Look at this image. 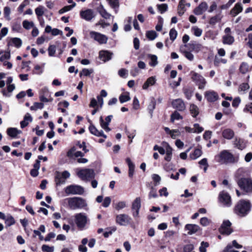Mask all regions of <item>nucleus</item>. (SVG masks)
Returning a JSON list of instances; mask_svg holds the SVG:
<instances>
[{
  "mask_svg": "<svg viewBox=\"0 0 252 252\" xmlns=\"http://www.w3.org/2000/svg\"><path fill=\"white\" fill-rule=\"evenodd\" d=\"M247 171L239 169L235 174V180L238 186L245 193H252V179L249 177Z\"/></svg>",
  "mask_w": 252,
  "mask_h": 252,
  "instance_id": "obj_1",
  "label": "nucleus"
},
{
  "mask_svg": "<svg viewBox=\"0 0 252 252\" xmlns=\"http://www.w3.org/2000/svg\"><path fill=\"white\" fill-rule=\"evenodd\" d=\"M251 204L249 201L241 200L236 205L234 208V213L241 217L246 216L250 212Z\"/></svg>",
  "mask_w": 252,
  "mask_h": 252,
  "instance_id": "obj_2",
  "label": "nucleus"
},
{
  "mask_svg": "<svg viewBox=\"0 0 252 252\" xmlns=\"http://www.w3.org/2000/svg\"><path fill=\"white\" fill-rule=\"evenodd\" d=\"M67 201L68 206L71 209L75 210L77 209H84L88 210V204L85 199L80 197H73L68 198L66 199Z\"/></svg>",
  "mask_w": 252,
  "mask_h": 252,
  "instance_id": "obj_3",
  "label": "nucleus"
},
{
  "mask_svg": "<svg viewBox=\"0 0 252 252\" xmlns=\"http://www.w3.org/2000/svg\"><path fill=\"white\" fill-rule=\"evenodd\" d=\"M217 161L220 164L234 163L235 158L233 155L227 150H223L216 157Z\"/></svg>",
  "mask_w": 252,
  "mask_h": 252,
  "instance_id": "obj_4",
  "label": "nucleus"
},
{
  "mask_svg": "<svg viewBox=\"0 0 252 252\" xmlns=\"http://www.w3.org/2000/svg\"><path fill=\"white\" fill-rule=\"evenodd\" d=\"M74 219L77 227L81 230H83L85 228L89 221L87 216L83 213L76 214L74 215Z\"/></svg>",
  "mask_w": 252,
  "mask_h": 252,
  "instance_id": "obj_5",
  "label": "nucleus"
},
{
  "mask_svg": "<svg viewBox=\"0 0 252 252\" xmlns=\"http://www.w3.org/2000/svg\"><path fill=\"white\" fill-rule=\"evenodd\" d=\"M77 176L83 180L93 178L94 176V170L90 169H77Z\"/></svg>",
  "mask_w": 252,
  "mask_h": 252,
  "instance_id": "obj_6",
  "label": "nucleus"
},
{
  "mask_svg": "<svg viewBox=\"0 0 252 252\" xmlns=\"http://www.w3.org/2000/svg\"><path fill=\"white\" fill-rule=\"evenodd\" d=\"M65 192L66 194H82L84 190L82 187L76 185H71L68 186H67L64 189Z\"/></svg>",
  "mask_w": 252,
  "mask_h": 252,
  "instance_id": "obj_7",
  "label": "nucleus"
},
{
  "mask_svg": "<svg viewBox=\"0 0 252 252\" xmlns=\"http://www.w3.org/2000/svg\"><path fill=\"white\" fill-rule=\"evenodd\" d=\"M219 201L224 207H229L232 205L230 196L227 192L224 191H222L220 192L219 195Z\"/></svg>",
  "mask_w": 252,
  "mask_h": 252,
  "instance_id": "obj_8",
  "label": "nucleus"
},
{
  "mask_svg": "<svg viewBox=\"0 0 252 252\" xmlns=\"http://www.w3.org/2000/svg\"><path fill=\"white\" fill-rule=\"evenodd\" d=\"M70 174L67 171H64L63 172L57 171L56 172L55 181L57 185L64 184L66 179L69 178Z\"/></svg>",
  "mask_w": 252,
  "mask_h": 252,
  "instance_id": "obj_9",
  "label": "nucleus"
},
{
  "mask_svg": "<svg viewBox=\"0 0 252 252\" xmlns=\"http://www.w3.org/2000/svg\"><path fill=\"white\" fill-rule=\"evenodd\" d=\"M131 220V218L125 214L117 215L116 217V222L121 226H126L128 225Z\"/></svg>",
  "mask_w": 252,
  "mask_h": 252,
  "instance_id": "obj_10",
  "label": "nucleus"
},
{
  "mask_svg": "<svg viewBox=\"0 0 252 252\" xmlns=\"http://www.w3.org/2000/svg\"><path fill=\"white\" fill-rule=\"evenodd\" d=\"M141 199L140 197H136L132 204L131 210L133 217L136 219L139 217V210L141 208Z\"/></svg>",
  "mask_w": 252,
  "mask_h": 252,
  "instance_id": "obj_11",
  "label": "nucleus"
},
{
  "mask_svg": "<svg viewBox=\"0 0 252 252\" xmlns=\"http://www.w3.org/2000/svg\"><path fill=\"white\" fill-rule=\"evenodd\" d=\"M90 34L91 38L100 44H105L107 42L108 38L104 34L93 31L91 32Z\"/></svg>",
  "mask_w": 252,
  "mask_h": 252,
  "instance_id": "obj_12",
  "label": "nucleus"
},
{
  "mask_svg": "<svg viewBox=\"0 0 252 252\" xmlns=\"http://www.w3.org/2000/svg\"><path fill=\"white\" fill-rule=\"evenodd\" d=\"M231 223L228 220H224L220 228V232L222 234L229 235L232 232L231 228Z\"/></svg>",
  "mask_w": 252,
  "mask_h": 252,
  "instance_id": "obj_13",
  "label": "nucleus"
},
{
  "mask_svg": "<svg viewBox=\"0 0 252 252\" xmlns=\"http://www.w3.org/2000/svg\"><path fill=\"white\" fill-rule=\"evenodd\" d=\"M192 79L196 82L199 89H204L206 81L202 76L196 72H194L192 76Z\"/></svg>",
  "mask_w": 252,
  "mask_h": 252,
  "instance_id": "obj_14",
  "label": "nucleus"
},
{
  "mask_svg": "<svg viewBox=\"0 0 252 252\" xmlns=\"http://www.w3.org/2000/svg\"><path fill=\"white\" fill-rule=\"evenodd\" d=\"M80 16L82 19L86 21H90L95 17V14L93 10L88 9L81 11Z\"/></svg>",
  "mask_w": 252,
  "mask_h": 252,
  "instance_id": "obj_15",
  "label": "nucleus"
},
{
  "mask_svg": "<svg viewBox=\"0 0 252 252\" xmlns=\"http://www.w3.org/2000/svg\"><path fill=\"white\" fill-rule=\"evenodd\" d=\"M204 95L206 99L211 102L216 101L219 97L218 93L214 91H206Z\"/></svg>",
  "mask_w": 252,
  "mask_h": 252,
  "instance_id": "obj_16",
  "label": "nucleus"
},
{
  "mask_svg": "<svg viewBox=\"0 0 252 252\" xmlns=\"http://www.w3.org/2000/svg\"><path fill=\"white\" fill-rule=\"evenodd\" d=\"M172 105L178 111H183L186 109V106L184 101L180 98L173 100Z\"/></svg>",
  "mask_w": 252,
  "mask_h": 252,
  "instance_id": "obj_17",
  "label": "nucleus"
},
{
  "mask_svg": "<svg viewBox=\"0 0 252 252\" xmlns=\"http://www.w3.org/2000/svg\"><path fill=\"white\" fill-rule=\"evenodd\" d=\"M112 55L113 53L107 50H101L99 52V58L104 62L110 60Z\"/></svg>",
  "mask_w": 252,
  "mask_h": 252,
  "instance_id": "obj_18",
  "label": "nucleus"
},
{
  "mask_svg": "<svg viewBox=\"0 0 252 252\" xmlns=\"http://www.w3.org/2000/svg\"><path fill=\"white\" fill-rule=\"evenodd\" d=\"M207 8V3L206 2H202L194 9L193 12L195 15H200L206 11Z\"/></svg>",
  "mask_w": 252,
  "mask_h": 252,
  "instance_id": "obj_19",
  "label": "nucleus"
},
{
  "mask_svg": "<svg viewBox=\"0 0 252 252\" xmlns=\"http://www.w3.org/2000/svg\"><path fill=\"white\" fill-rule=\"evenodd\" d=\"M200 227L197 224H187L185 225V229L188 231V234L189 235H192L197 232Z\"/></svg>",
  "mask_w": 252,
  "mask_h": 252,
  "instance_id": "obj_20",
  "label": "nucleus"
},
{
  "mask_svg": "<svg viewBox=\"0 0 252 252\" xmlns=\"http://www.w3.org/2000/svg\"><path fill=\"white\" fill-rule=\"evenodd\" d=\"M235 133L234 131L229 128L224 129L222 131V137L227 140H231L234 136Z\"/></svg>",
  "mask_w": 252,
  "mask_h": 252,
  "instance_id": "obj_21",
  "label": "nucleus"
},
{
  "mask_svg": "<svg viewBox=\"0 0 252 252\" xmlns=\"http://www.w3.org/2000/svg\"><path fill=\"white\" fill-rule=\"evenodd\" d=\"M243 10V6L240 2H237L235 4L234 7L231 10L230 14L233 17L236 16Z\"/></svg>",
  "mask_w": 252,
  "mask_h": 252,
  "instance_id": "obj_22",
  "label": "nucleus"
},
{
  "mask_svg": "<svg viewBox=\"0 0 252 252\" xmlns=\"http://www.w3.org/2000/svg\"><path fill=\"white\" fill-rule=\"evenodd\" d=\"M233 144L235 147L241 150L245 149L246 146V143L241 138H235L233 141Z\"/></svg>",
  "mask_w": 252,
  "mask_h": 252,
  "instance_id": "obj_23",
  "label": "nucleus"
},
{
  "mask_svg": "<svg viewBox=\"0 0 252 252\" xmlns=\"http://www.w3.org/2000/svg\"><path fill=\"white\" fill-rule=\"evenodd\" d=\"M89 130H90V132L92 134H94L98 137L102 136L104 138H107V136L103 133V132L102 130H100V131L98 130L94 126L91 125L89 126Z\"/></svg>",
  "mask_w": 252,
  "mask_h": 252,
  "instance_id": "obj_24",
  "label": "nucleus"
},
{
  "mask_svg": "<svg viewBox=\"0 0 252 252\" xmlns=\"http://www.w3.org/2000/svg\"><path fill=\"white\" fill-rule=\"evenodd\" d=\"M126 161L128 166V176L132 178L134 173L135 165L129 158H127Z\"/></svg>",
  "mask_w": 252,
  "mask_h": 252,
  "instance_id": "obj_25",
  "label": "nucleus"
},
{
  "mask_svg": "<svg viewBox=\"0 0 252 252\" xmlns=\"http://www.w3.org/2000/svg\"><path fill=\"white\" fill-rule=\"evenodd\" d=\"M6 132L11 137L16 138L18 134L21 133L22 131L15 127H9L7 129Z\"/></svg>",
  "mask_w": 252,
  "mask_h": 252,
  "instance_id": "obj_26",
  "label": "nucleus"
},
{
  "mask_svg": "<svg viewBox=\"0 0 252 252\" xmlns=\"http://www.w3.org/2000/svg\"><path fill=\"white\" fill-rule=\"evenodd\" d=\"M15 86L12 84L11 85H7V91L5 89H3L1 91V93L3 96L5 97H10L11 96V93L15 90Z\"/></svg>",
  "mask_w": 252,
  "mask_h": 252,
  "instance_id": "obj_27",
  "label": "nucleus"
},
{
  "mask_svg": "<svg viewBox=\"0 0 252 252\" xmlns=\"http://www.w3.org/2000/svg\"><path fill=\"white\" fill-rule=\"evenodd\" d=\"M32 121V118L29 113H27L24 118V120L21 122L20 125L21 128H23L27 126L29 122H31Z\"/></svg>",
  "mask_w": 252,
  "mask_h": 252,
  "instance_id": "obj_28",
  "label": "nucleus"
},
{
  "mask_svg": "<svg viewBox=\"0 0 252 252\" xmlns=\"http://www.w3.org/2000/svg\"><path fill=\"white\" fill-rule=\"evenodd\" d=\"M156 81V77L152 76L147 79L146 81L144 83L142 88L144 90H147L149 86H153Z\"/></svg>",
  "mask_w": 252,
  "mask_h": 252,
  "instance_id": "obj_29",
  "label": "nucleus"
},
{
  "mask_svg": "<svg viewBox=\"0 0 252 252\" xmlns=\"http://www.w3.org/2000/svg\"><path fill=\"white\" fill-rule=\"evenodd\" d=\"M223 16L222 15L221 12H219L216 15L212 17L209 20V24L211 25H215L217 23L221 21Z\"/></svg>",
  "mask_w": 252,
  "mask_h": 252,
  "instance_id": "obj_30",
  "label": "nucleus"
},
{
  "mask_svg": "<svg viewBox=\"0 0 252 252\" xmlns=\"http://www.w3.org/2000/svg\"><path fill=\"white\" fill-rule=\"evenodd\" d=\"M185 6L186 1L185 0H181L178 6V13L180 16L183 15L186 11Z\"/></svg>",
  "mask_w": 252,
  "mask_h": 252,
  "instance_id": "obj_31",
  "label": "nucleus"
},
{
  "mask_svg": "<svg viewBox=\"0 0 252 252\" xmlns=\"http://www.w3.org/2000/svg\"><path fill=\"white\" fill-rule=\"evenodd\" d=\"M98 11L101 16L105 19H109L111 17V15L107 12L103 6L100 5L98 8Z\"/></svg>",
  "mask_w": 252,
  "mask_h": 252,
  "instance_id": "obj_32",
  "label": "nucleus"
},
{
  "mask_svg": "<svg viewBox=\"0 0 252 252\" xmlns=\"http://www.w3.org/2000/svg\"><path fill=\"white\" fill-rule=\"evenodd\" d=\"M202 154V151L200 149H195L193 152L189 155V158L192 160H195L199 158Z\"/></svg>",
  "mask_w": 252,
  "mask_h": 252,
  "instance_id": "obj_33",
  "label": "nucleus"
},
{
  "mask_svg": "<svg viewBox=\"0 0 252 252\" xmlns=\"http://www.w3.org/2000/svg\"><path fill=\"white\" fill-rule=\"evenodd\" d=\"M22 41L19 38L14 37L10 39V42L8 43V45H14L16 47L19 48L21 46Z\"/></svg>",
  "mask_w": 252,
  "mask_h": 252,
  "instance_id": "obj_34",
  "label": "nucleus"
},
{
  "mask_svg": "<svg viewBox=\"0 0 252 252\" xmlns=\"http://www.w3.org/2000/svg\"><path fill=\"white\" fill-rule=\"evenodd\" d=\"M223 43L225 44L231 45L234 42V38L230 34H226L222 37Z\"/></svg>",
  "mask_w": 252,
  "mask_h": 252,
  "instance_id": "obj_35",
  "label": "nucleus"
},
{
  "mask_svg": "<svg viewBox=\"0 0 252 252\" xmlns=\"http://www.w3.org/2000/svg\"><path fill=\"white\" fill-rule=\"evenodd\" d=\"M106 1L108 2L110 6L115 9V11L117 13L119 7V0H106Z\"/></svg>",
  "mask_w": 252,
  "mask_h": 252,
  "instance_id": "obj_36",
  "label": "nucleus"
},
{
  "mask_svg": "<svg viewBox=\"0 0 252 252\" xmlns=\"http://www.w3.org/2000/svg\"><path fill=\"white\" fill-rule=\"evenodd\" d=\"M165 153L166 154L165 157L164 158L165 160L167 161H170L172 158V149L168 144H167L166 152Z\"/></svg>",
  "mask_w": 252,
  "mask_h": 252,
  "instance_id": "obj_37",
  "label": "nucleus"
},
{
  "mask_svg": "<svg viewBox=\"0 0 252 252\" xmlns=\"http://www.w3.org/2000/svg\"><path fill=\"white\" fill-rule=\"evenodd\" d=\"M35 13L37 16L38 19L40 20V18L44 13V7L43 6H39L35 9Z\"/></svg>",
  "mask_w": 252,
  "mask_h": 252,
  "instance_id": "obj_38",
  "label": "nucleus"
},
{
  "mask_svg": "<svg viewBox=\"0 0 252 252\" xmlns=\"http://www.w3.org/2000/svg\"><path fill=\"white\" fill-rule=\"evenodd\" d=\"M189 111L193 117H196L199 113V109L198 107L194 104H191L190 105Z\"/></svg>",
  "mask_w": 252,
  "mask_h": 252,
  "instance_id": "obj_39",
  "label": "nucleus"
},
{
  "mask_svg": "<svg viewBox=\"0 0 252 252\" xmlns=\"http://www.w3.org/2000/svg\"><path fill=\"white\" fill-rule=\"evenodd\" d=\"M75 6H76V3L75 2H73V4H72L71 5L65 6L63 7V8H62V9H61L59 10V13L60 14H62L66 12H67V11L70 10L72 8L74 7Z\"/></svg>",
  "mask_w": 252,
  "mask_h": 252,
  "instance_id": "obj_40",
  "label": "nucleus"
},
{
  "mask_svg": "<svg viewBox=\"0 0 252 252\" xmlns=\"http://www.w3.org/2000/svg\"><path fill=\"white\" fill-rule=\"evenodd\" d=\"M250 89V86L247 83H244L240 85L238 88L239 93L243 92L245 93Z\"/></svg>",
  "mask_w": 252,
  "mask_h": 252,
  "instance_id": "obj_41",
  "label": "nucleus"
},
{
  "mask_svg": "<svg viewBox=\"0 0 252 252\" xmlns=\"http://www.w3.org/2000/svg\"><path fill=\"white\" fill-rule=\"evenodd\" d=\"M100 124L101 127L104 129L106 131L109 132L111 130L110 128L109 127V124H107L105 121L103 119L102 117L100 118Z\"/></svg>",
  "mask_w": 252,
  "mask_h": 252,
  "instance_id": "obj_42",
  "label": "nucleus"
},
{
  "mask_svg": "<svg viewBox=\"0 0 252 252\" xmlns=\"http://www.w3.org/2000/svg\"><path fill=\"white\" fill-rule=\"evenodd\" d=\"M149 57L151 59L150 65L152 66H155L157 65L158 63V58L157 56L154 55H149Z\"/></svg>",
  "mask_w": 252,
  "mask_h": 252,
  "instance_id": "obj_43",
  "label": "nucleus"
},
{
  "mask_svg": "<svg viewBox=\"0 0 252 252\" xmlns=\"http://www.w3.org/2000/svg\"><path fill=\"white\" fill-rule=\"evenodd\" d=\"M191 31L193 32L194 35L197 37H200L202 33V30L196 26L191 28Z\"/></svg>",
  "mask_w": 252,
  "mask_h": 252,
  "instance_id": "obj_44",
  "label": "nucleus"
},
{
  "mask_svg": "<svg viewBox=\"0 0 252 252\" xmlns=\"http://www.w3.org/2000/svg\"><path fill=\"white\" fill-rule=\"evenodd\" d=\"M15 223V221L14 220V218L11 216H8L5 219V223L7 226H10Z\"/></svg>",
  "mask_w": 252,
  "mask_h": 252,
  "instance_id": "obj_45",
  "label": "nucleus"
},
{
  "mask_svg": "<svg viewBox=\"0 0 252 252\" xmlns=\"http://www.w3.org/2000/svg\"><path fill=\"white\" fill-rule=\"evenodd\" d=\"M11 13V9L9 7L5 6L3 8V14L5 19L8 21H9L11 18L10 17Z\"/></svg>",
  "mask_w": 252,
  "mask_h": 252,
  "instance_id": "obj_46",
  "label": "nucleus"
},
{
  "mask_svg": "<svg viewBox=\"0 0 252 252\" xmlns=\"http://www.w3.org/2000/svg\"><path fill=\"white\" fill-rule=\"evenodd\" d=\"M146 36L150 40H153L156 38L157 34L156 32L154 31H150L146 32Z\"/></svg>",
  "mask_w": 252,
  "mask_h": 252,
  "instance_id": "obj_47",
  "label": "nucleus"
},
{
  "mask_svg": "<svg viewBox=\"0 0 252 252\" xmlns=\"http://www.w3.org/2000/svg\"><path fill=\"white\" fill-rule=\"evenodd\" d=\"M182 119V117L177 111H175L171 116V121L172 123L175 120H180Z\"/></svg>",
  "mask_w": 252,
  "mask_h": 252,
  "instance_id": "obj_48",
  "label": "nucleus"
},
{
  "mask_svg": "<svg viewBox=\"0 0 252 252\" xmlns=\"http://www.w3.org/2000/svg\"><path fill=\"white\" fill-rule=\"evenodd\" d=\"M240 72L245 74L249 70V65L246 63H242L239 68Z\"/></svg>",
  "mask_w": 252,
  "mask_h": 252,
  "instance_id": "obj_49",
  "label": "nucleus"
},
{
  "mask_svg": "<svg viewBox=\"0 0 252 252\" xmlns=\"http://www.w3.org/2000/svg\"><path fill=\"white\" fill-rule=\"evenodd\" d=\"M44 107V104L43 103L41 102H35L33 103V105L30 108L31 110H37L38 109H42Z\"/></svg>",
  "mask_w": 252,
  "mask_h": 252,
  "instance_id": "obj_50",
  "label": "nucleus"
},
{
  "mask_svg": "<svg viewBox=\"0 0 252 252\" xmlns=\"http://www.w3.org/2000/svg\"><path fill=\"white\" fill-rule=\"evenodd\" d=\"M157 7L160 13L162 14L167 10L168 5L166 3L158 4Z\"/></svg>",
  "mask_w": 252,
  "mask_h": 252,
  "instance_id": "obj_51",
  "label": "nucleus"
},
{
  "mask_svg": "<svg viewBox=\"0 0 252 252\" xmlns=\"http://www.w3.org/2000/svg\"><path fill=\"white\" fill-rule=\"evenodd\" d=\"M23 26L25 29L29 30L34 27V24L32 22H29L27 20H24L23 22Z\"/></svg>",
  "mask_w": 252,
  "mask_h": 252,
  "instance_id": "obj_52",
  "label": "nucleus"
},
{
  "mask_svg": "<svg viewBox=\"0 0 252 252\" xmlns=\"http://www.w3.org/2000/svg\"><path fill=\"white\" fill-rule=\"evenodd\" d=\"M56 51V47L54 45H51L48 49L49 56L53 57L55 55Z\"/></svg>",
  "mask_w": 252,
  "mask_h": 252,
  "instance_id": "obj_53",
  "label": "nucleus"
},
{
  "mask_svg": "<svg viewBox=\"0 0 252 252\" xmlns=\"http://www.w3.org/2000/svg\"><path fill=\"white\" fill-rule=\"evenodd\" d=\"M93 72V69L84 68L80 72V76H89Z\"/></svg>",
  "mask_w": 252,
  "mask_h": 252,
  "instance_id": "obj_54",
  "label": "nucleus"
},
{
  "mask_svg": "<svg viewBox=\"0 0 252 252\" xmlns=\"http://www.w3.org/2000/svg\"><path fill=\"white\" fill-rule=\"evenodd\" d=\"M194 249V245L192 244H188L184 246L183 248L184 252H191Z\"/></svg>",
  "mask_w": 252,
  "mask_h": 252,
  "instance_id": "obj_55",
  "label": "nucleus"
},
{
  "mask_svg": "<svg viewBox=\"0 0 252 252\" xmlns=\"http://www.w3.org/2000/svg\"><path fill=\"white\" fill-rule=\"evenodd\" d=\"M209 247V244L207 242H202L199 247V250L200 252H206V248Z\"/></svg>",
  "mask_w": 252,
  "mask_h": 252,
  "instance_id": "obj_56",
  "label": "nucleus"
},
{
  "mask_svg": "<svg viewBox=\"0 0 252 252\" xmlns=\"http://www.w3.org/2000/svg\"><path fill=\"white\" fill-rule=\"evenodd\" d=\"M200 223L202 225L206 226L209 225V224L211 223V220L206 217H203L200 219Z\"/></svg>",
  "mask_w": 252,
  "mask_h": 252,
  "instance_id": "obj_57",
  "label": "nucleus"
},
{
  "mask_svg": "<svg viewBox=\"0 0 252 252\" xmlns=\"http://www.w3.org/2000/svg\"><path fill=\"white\" fill-rule=\"evenodd\" d=\"M126 207V203L125 201H120L118 202L115 206V208L119 211Z\"/></svg>",
  "mask_w": 252,
  "mask_h": 252,
  "instance_id": "obj_58",
  "label": "nucleus"
},
{
  "mask_svg": "<svg viewBox=\"0 0 252 252\" xmlns=\"http://www.w3.org/2000/svg\"><path fill=\"white\" fill-rule=\"evenodd\" d=\"M177 32L174 29H172L169 32L170 38L172 41H174L177 37Z\"/></svg>",
  "mask_w": 252,
  "mask_h": 252,
  "instance_id": "obj_59",
  "label": "nucleus"
},
{
  "mask_svg": "<svg viewBox=\"0 0 252 252\" xmlns=\"http://www.w3.org/2000/svg\"><path fill=\"white\" fill-rule=\"evenodd\" d=\"M130 98L128 95L122 94L119 97V100L121 103L129 101Z\"/></svg>",
  "mask_w": 252,
  "mask_h": 252,
  "instance_id": "obj_60",
  "label": "nucleus"
},
{
  "mask_svg": "<svg viewBox=\"0 0 252 252\" xmlns=\"http://www.w3.org/2000/svg\"><path fill=\"white\" fill-rule=\"evenodd\" d=\"M42 250L46 252H53L54 251V247L53 246L50 247L46 245H43L42 246Z\"/></svg>",
  "mask_w": 252,
  "mask_h": 252,
  "instance_id": "obj_61",
  "label": "nucleus"
},
{
  "mask_svg": "<svg viewBox=\"0 0 252 252\" xmlns=\"http://www.w3.org/2000/svg\"><path fill=\"white\" fill-rule=\"evenodd\" d=\"M10 51H7L0 57V61L3 62L5 61L6 60H9L10 58Z\"/></svg>",
  "mask_w": 252,
  "mask_h": 252,
  "instance_id": "obj_62",
  "label": "nucleus"
},
{
  "mask_svg": "<svg viewBox=\"0 0 252 252\" xmlns=\"http://www.w3.org/2000/svg\"><path fill=\"white\" fill-rule=\"evenodd\" d=\"M184 55L185 56V57L189 60L190 61H192L194 59V56L189 51H184L183 52Z\"/></svg>",
  "mask_w": 252,
  "mask_h": 252,
  "instance_id": "obj_63",
  "label": "nucleus"
},
{
  "mask_svg": "<svg viewBox=\"0 0 252 252\" xmlns=\"http://www.w3.org/2000/svg\"><path fill=\"white\" fill-rule=\"evenodd\" d=\"M111 201V199L110 197H106L102 203V206L105 208L108 207L109 206Z\"/></svg>",
  "mask_w": 252,
  "mask_h": 252,
  "instance_id": "obj_64",
  "label": "nucleus"
}]
</instances>
